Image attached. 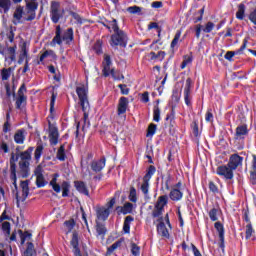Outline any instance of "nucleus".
I'll return each mask as SVG.
<instances>
[{
  "instance_id": "nucleus-1",
  "label": "nucleus",
  "mask_w": 256,
  "mask_h": 256,
  "mask_svg": "<svg viewBox=\"0 0 256 256\" xmlns=\"http://www.w3.org/2000/svg\"><path fill=\"white\" fill-rule=\"evenodd\" d=\"M76 93L79 98V103L82 108V111L84 113L83 118V125H82V131H85V129H89V126L91 125L89 122V87L85 84H81L76 87Z\"/></svg>"
},
{
  "instance_id": "nucleus-2",
  "label": "nucleus",
  "mask_w": 256,
  "mask_h": 256,
  "mask_svg": "<svg viewBox=\"0 0 256 256\" xmlns=\"http://www.w3.org/2000/svg\"><path fill=\"white\" fill-rule=\"evenodd\" d=\"M65 42L66 45H69L71 41H73V28H68L64 33L61 38V26L58 25L56 27V35L52 40L53 45H61Z\"/></svg>"
},
{
  "instance_id": "nucleus-3",
  "label": "nucleus",
  "mask_w": 256,
  "mask_h": 256,
  "mask_svg": "<svg viewBox=\"0 0 256 256\" xmlns=\"http://www.w3.org/2000/svg\"><path fill=\"white\" fill-rule=\"evenodd\" d=\"M57 179H59V174L55 173L49 183V186L52 187L55 193H61L62 189V197H69V189H71V184H69L67 181H64L61 185H59V183H57Z\"/></svg>"
},
{
  "instance_id": "nucleus-4",
  "label": "nucleus",
  "mask_w": 256,
  "mask_h": 256,
  "mask_svg": "<svg viewBox=\"0 0 256 256\" xmlns=\"http://www.w3.org/2000/svg\"><path fill=\"white\" fill-rule=\"evenodd\" d=\"M155 171V166H149L145 176L143 177V182L140 186V191H142L144 199L146 200L151 199V196L149 195V181H151V178L153 177V175H155Z\"/></svg>"
},
{
  "instance_id": "nucleus-5",
  "label": "nucleus",
  "mask_w": 256,
  "mask_h": 256,
  "mask_svg": "<svg viewBox=\"0 0 256 256\" xmlns=\"http://www.w3.org/2000/svg\"><path fill=\"white\" fill-rule=\"evenodd\" d=\"M169 203V197L167 195H162L158 197V200L154 206V210L152 211V217L154 219H163L161 215H163V212L165 211V205Z\"/></svg>"
},
{
  "instance_id": "nucleus-6",
  "label": "nucleus",
  "mask_w": 256,
  "mask_h": 256,
  "mask_svg": "<svg viewBox=\"0 0 256 256\" xmlns=\"http://www.w3.org/2000/svg\"><path fill=\"white\" fill-rule=\"evenodd\" d=\"M110 45L113 49H117V47H127V34H125L123 30L114 32L111 36Z\"/></svg>"
},
{
  "instance_id": "nucleus-7",
  "label": "nucleus",
  "mask_w": 256,
  "mask_h": 256,
  "mask_svg": "<svg viewBox=\"0 0 256 256\" xmlns=\"http://www.w3.org/2000/svg\"><path fill=\"white\" fill-rule=\"evenodd\" d=\"M63 15H65V10L61 8V3L52 1L50 4V19L52 23H57L60 19H63Z\"/></svg>"
},
{
  "instance_id": "nucleus-8",
  "label": "nucleus",
  "mask_w": 256,
  "mask_h": 256,
  "mask_svg": "<svg viewBox=\"0 0 256 256\" xmlns=\"http://www.w3.org/2000/svg\"><path fill=\"white\" fill-rule=\"evenodd\" d=\"M158 221H159V224L157 225L158 234L161 235V237H165V239H169V230L167 229V226H165V223H166L168 227L171 229L169 214H166L164 218L158 219Z\"/></svg>"
},
{
  "instance_id": "nucleus-9",
  "label": "nucleus",
  "mask_w": 256,
  "mask_h": 256,
  "mask_svg": "<svg viewBox=\"0 0 256 256\" xmlns=\"http://www.w3.org/2000/svg\"><path fill=\"white\" fill-rule=\"evenodd\" d=\"M19 161V155L12 153L10 158V179L13 181L15 189H17V163Z\"/></svg>"
},
{
  "instance_id": "nucleus-10",
  "label": "nucleus",
  "mask_w": 256,
  "mask_h": 256,
  "mask_svg": "<svg viewBox=\"0 0 256 256\" xmlns=\"http://www.w3.org/2000/svg\"><path fill=\"white\" fill-rule=\"evenodd\" d=\"M39 7V4L33 0L26 3V11H27V17H24L25 21H33L35 20V17H37V9Z\"/></svg>"
},
{
  "instance_id": "nucleus-11",
  "label": "nucleus",
  "mask_w": 256,
  "mask_h": 256,
  "mask_svg": "<svg viewBox=\"0 0 256 256\" xmlns=\"http://www.w3.org/2000/svg\"><path fill=\"white\" fill-rule=\"evenodd\" d=\"M232 168L229 166V164L227 165H221L216 169V173L217 175H219L220 177H223L224 179L227 180H231L234 177Z\"/></svg>"
},
{
  "instance_id": "nucleus-12",
  "label": "nucleus",
  "mask_w": 256,
  "mask_h": 256,
  "mask_svg": "<svg viewBox=\"0 0 256 256\" xmlns=\"http://www.w3.org/2000/svg\"><path fill=\"white\" fill-rule=\"evenodd\" d=\"M48 133L50 145L55 147V145L59 143V129H57V126H55V124L49 123Z\"/></svg>"
},
{
  "instance_id": "nucleus-13",
  "label": "nucleus",
  "mask_w": 256,
  "mask_h": 256,
  "mask_svg": "<svg viewBox=\"0 0 256 256\" xmlns=\"http://www.w3.org/2000/svg\"><path fill=\"white\" fill-rule=\"evenodd\" d=\"M243 156H240L239 154L235 153L230 155L228 167H231L232 170H237L238 167L243 166Z\"/></svg>"
},
{
  "instance_id": "nucleus-14",
  "label": "nucleus",
  "mask_w": 256,
  "mask_h": 256,
  "mask_svg": "<svg viewBox=\"0 0 256 256\" xmlns=\"http://www.w3.org/2000/svg\"><path fill=\"white\" fill-rule=\"evenodd\" d=\"M34 175L36 177V186L41 188L45 187L47 185V182L45 181V176H43V166L38 165L34 170Z\"/></svg>"
},
{
  "instance_id": "nucleus-15",
  "label": "nucleus",
  "mask_w": 256,
  "mask_h": 256,
  "mask_svg": "<svg viewBox=\"0 0 256 256\" xmlns=\"http://www.w3.org/2000/svg\"><path fill=\"white\" fill-rule=\"evenodd\" d=\"M193 86V81L191 78H187L185 88H184V101L187 107H191V87Z\"/></svg>"
},
{
  "instance_id": "nucleus-16",
  "label": "nucleus",
  "mask_w": 256,
  "mask_h": 256,
  "mask_svg": "<svg viewBox=\"0 0 256 256\" xmlns=\"http://www.w3.org/2000/svg\"><path fill=\"white\" fill-rule=\"evenodd\" d=\"M25 93H27V88L25 87V84H22L18 90V97L16 98L17 109H21V105L27 101V96H25Z\"/></svg>"
},
{
  "instance_id": "nucleus-17",
  "label": "nucleus",
  "mask_w": 256,
  "mask_h": 256,
  "mask_svg": "<svg viewBox=\"0 0 256 256\" xmlns=\"http://www.w3.org/2000/svg\"><path fill=\"white\" fill-rule=\"evenodd\" d=\"M20 187L22 189V195L19 196V194L17 193L16 199L17 201H21L23 203V201H25V199L29 197V180L22 181Z\"/></svg>"
},
{
  "instance_id": "nucleus-18",
  "label": "nucleus",
  "mask_w": 256,
  "mask_h": 256,
  "mask_svg": "<svg viewBox=\"0 0 256 256\" xmlns=\"http://www.w3.org/2000/svg\"><path fill=\"white\" fill-rule=\"evenodd\" d=\"M105 158H101L99 160H94L91 162V169L94 171V173H101L103 169H105Z\"/></svg>"
},
{
  "instance_id": "nucleus-19",
  "label": "nucleus",
  "mask_w": 256,
  "mask_h": 256,
  "mask_svg": "<svg viewBox=\"0 0 256 256\" xmlns=\"http://www.w3.org/2000/svg\"><path fill=\"white\" fill-rule=\"evenodd\" d=\"M247 135H249V128H247V124L237 126L235 139H245Z\"/></svg>"
},
{
  "instance_id": "nucleus-20",
  "label": "nucleus",
  "mask_w": 256,
  "mask_h": 256,
  "mask_svg": "<svg viewBox=\"0 0 256 256\" xmlns=\"http://www.w3.org/2000/svg\"><path fill=\"white\" fill-rule=\"evenodd\" d=\"M111 63H112L111 56L106 54L104 56L103 70H102L104 77H109V75H111V71H113V69H111Z\"/></svg>"
},
{
  "instance_id": "nucleus-21",
  "label": "nucleus",
  "mask_w": 256,
  "mask_h": 256,
  "mask_svg": "<svg viewBox=\"0 0 256 256\" xmlns=\"http://www.w3.org/2000/svg\"><path fill=\"white\" fill-rule=\"evenodd\" d=\"M27 59H29V46L27 45V42H23L18 60L19 65H21L23 61H27Z\"/></svg>"
},
{
  "instance_id": "nucleus-22",
  "label": "nucleus",
  "mask_w": 256,
  "mask_h": 256,
  "mask_svg": "<svg viewBox=\"0 0 256 256\" xmlns=\"http://www.w3.org/2000/svg\"><path fill=\"white\" fill-rule=\"evenodd\" d=\"M127 107H129V99L127 97H121L118 103V115L127 113Z\"/></svg>"
},
{
  "instance_id": "nucleus-23",
  "label": "nucleus",
  "mask_w": 256,
  "mask_h": 256,
  "mask_svg": "<svg viewBox=\"0 0 256 256\" xmlns=\"http://www.w3.org/2000/svg\"><path fill=\"white\" fill-rule=\"evenodd\" d=\"M104 27H106V29H108V31H110V33H112V31L114 33H117L118 31H121L119 29V25L117 24V20L113 19V20H106L103 22Z\"/></svg>"
},
{
  "instance_id": "nucleus-24",
  "label": "nucleus",
  "mask_w": 256,
  "mask_h": 256,
  "mask_svg": "<svg viewBox=\"0 0 256 256\" xmlns=\"http://www.w3.org/2000/svg\"><path fill=\"white\" fill-rule=\"evenodd\" d=\"M171 201H181L183 199V190L178 188H172L169 193Z\"/></svg>"
},
{
  "instance_id": "nucleus-25",
  "label": "nucleus",
  "mask_w": 256,
  "mask_h": 256,
  "mask_svg": "<svg viewBox=\"0 0 256 256\" xmlns=\"http://www.w3.org/2000/svg\"><path fill=\"white\" fill-rule=\"evenodd\" d=\"M26 135H27V132L25 131V129L18 130L14 135L15 143H17L18 145H23V143H25Z\"/></svg>"
},
{
  "instance_id": "nucleus-26",
  "label": "nucleus",
  "mask_w": 256,
  "mask_h": 256,
  "mask_svg": "<svg viewBox=\"0 0 256 256\" xmlns=\"http://www.w3.org/2000/svg\"><path fill=\"white\" fill-rule=\"evenodd\" d=\"M29 165L30 163L28 161H20L19 167H20V175L24 179L29 177Z\"/></svg>"
},
{
  "instance_id": "nucleus-27",
  "label": "nucleus",
  "mask_w": 256,
  "mask_h": 256,
  "mask_svg": "<svg viewBox=\"0 0 256 256\" xmlns=\"http://www.w3.org/2000/svg\"><path fill=\"white\" fill-rule=\"evenodd\" d=\"M23 11H24V8L23 6H18L15 11H14V14H13V23L14 25H18V23H21V19H23Z\"/></svg>"
},
{
  "instance_id": "nucleus-28",
  "label": "nucleus",
  "mask_w": 256,
  "mask_h": 256,
  "mask_svg": "<svg viewBox=\"0 0 256 256\" xmlns=\"http://www.w3.org/2000/svg\"><path fill=\"white\" fill-rule=\"evenodd\" d=\"M74 187H76V190L79 193H82V195H86V197H89V190L87 189V185H85V182L76 181L74 182Z\"/></svg>"
},
{
  "instance_id": "nucleus-29",
  "label": "nucleus",
  "mask_w": 256,
  "mask_h": 256,
  "mask_svg": "<svg viewBox=\"0 0 256 256\" xmlns=\"http://www.w3.org/2000/svg\"><path fill=\"white\" fill-rule=\"evenodd\" d=\"M71 245H72V251L74 254L77 253H81V250L79 249V236L77 235V233H74L72 235V239H71Z\"/></svg>"
},
{
  "instance_id": "nucleus-30",
  "label": "nucleus",
  "mask_w": 256,
  "mask_h": 256,
  "mask_svg": "<svg viewBox=\"0 0 256 256\" xmlns=\"http://www.w3.org/2000/svg\"><path fill=\"white\" fill-rule=\"evenodd\" d=\"M111 213V210L107 208H100L97 210V217L100 221H106Z\"/></svg>"
},
{
  "instance_id": "nucleus-31",
  "label": "nucleus",
  "mask_w": 256,
  "mask_h": 256,
  "mask_svg": "<svg viewBox=\"0 0 256 256\" xmlns=\"http://www.w3.org/2000/svg\"><path fill=\"white\" fill-rule=\"evenodd\" d=\"M16 51H17V46L5 48V52H6L5 60L7 61V57H8V59H10V61H15Z\"/></svg>"
},
{
  "instance_id": "nucleus-32",
  "label": "nucleus",
  "mask_w": 256,
  "mask_h": 256,
  "mask_svg": "<svg viewBox=\"0 0 256 256\" xmlns=\"http://www.w3.org/2000/svg\"><path fill=\"white\" fill-rule=\"evenodd\" d=\"M135 219L133 218V216H127L124 220V224H123V231L124 233H130L131 231V223H133Z\"/></svg>"
},
{
  "instance_id": "nucleus-33",
  "label": "nucleus",
  "mask_w": 256,
  "mask_h": 256,
  "mask_svg": "<svg viewBox=\"0 0 256 256\" xmlns=\"http://www.w3.org/2000/svg\"><path fill=\"white\" fill-rule=\"evenodd\" d=\"M127 13H130V15H143L142 11L143 8L139 7L137 5L130 6L126 9Z\"/></svg>"
},
{
  "instance_id": "nucleus-34",
  "label": "nucleus",
  "mask_w": 256,
  "mask_h": 256,
  "mask_svg": "<svg viewBox=\"0 0 256 256\" xmlns=\"http://www.w3.org/2000/svg\"><path fill=\"white\" fill-rule=\"evenodd\" d=\"M47 57H52V59H55V52L53 50H46L41 56L38 61V65H43V61L47 59Z\"/></svg>"
},
{
  "instance_id": "nucleus-35",
  "label": "nucleus",
  "mask_w": 256,
  "mask_h": 256,
  "mask_svg": "<svg viewBox=\"0 0 256 256\" xmlns=\"http://www.w3.org/2000/svg\"><path fill=\"white\" fill-rule=\"evenodd\" d=\"M153 121L156 123L161 121V109L159 108V104L155 105L153 108Z\"/></svg>"
},
{
  "instance_id": "nucleus-36",
  "label": "nucleus",
  "mask_w": 256,
  "mask_h": 256,
  "mask_svg": "<svg viewBox=\"0 0 256 256\" xmlns=\"http://www.w3.org/2000/svg\"><path fill=\"white\" fill-rule=\"evenodd\" d=\"M123 240H118L116 241L114 244H112L111 246H109L107 248V252L106 255L109 256L111 255L116 249H119V247L122 245Z\"/></svg>"
},
{
  "instance_id": "nucleus-37",
  "label": "nucleus",
  "mask_w": 256,
  "mask_h": 256,
  "mask_svg": "<svg viewBox=\"0 0 256 256\" xmlns=\"http://www.w3.org/2000/svg\"><path fill=\"white\" fill-rule=\"evenodd\" d=\"M96 233L97 237H101V239H103L105 237V234L107 233V228H105V225L103 224H97Z\"/></svg>"
},
{
  "instance_id": "nucleus-38",
  "label": "nucleus",
  "mask_w": 256,
  "mask_h": 256,
  "mask_svg": "<svg viewBox=\"0 0 256 256\" xmlns=\"http://www.w3.org/2000/svg\"><path fill=\"white\" fill-rule=\"evenodd\" d=\"M246 239L249 240L251 239L253 241V235L255 234V230L253 229V225H251V223L249 222L247 225H246Z\"/></svg>"
},
{
  "instance_id": "nucleus-39",
  "label": "nucleus",
  "mask_w": 256,
  "mask_h": 256,
  "mask_svg": "<svg viewBox=\"0 0 256 256\" xmlns=\"http://www.w3.org/2000/svg\"><path fill=\"white\" fill-rule=\"evenodd\" d=\"M214 227L216 231H218L219 239L223 240V237H225V228L223 227V224H221V222H216Z\"/></svg>"
},
{
  "instance_id": "nucleus-40",
  "label": "nucleus",
  "mask_w": 256,
  "mask_h": 256,
  "mask_svg": "<svg viewBox=\"0 0 256 256\" xmlns=\"http://www.w3.org/2000/svg\"><path fill=\"white\" fill-rule=\"evenodd\" d=\"M236 17L240 21H243L245 19V4H240L238 6V11L236 12Z\"/></svg>"
},
{
  "instance_id": "nucleus-41",
  "label": "nucleus",
  "mask_w": 256,
  "mask_h": 256,
  "mask_svg": "<svg viewBox=\"0 0 256 256\" xmlns=\"http://www.w3.org/2000/svg\"><path fill=\"white\" fill-rule=\"evenodd\" d=\"M35 253V246L33 245L32 242L27 243V248L24 251V256H33Z\"/></svg>"
},
{
  "instance_id": "nucleus-42",
  "label": "nucleus",
  "mask_w": 256,
  "mask_h": 256,
  "mask_svg": "<svg viewBox=\"0 0 256 256\" xmlns=\"http://www.w3.org/2000/svg\"><path fill=\"white\" fill-rule=\"evenodd\" d=\"M121 213H123V215L133 213V205L131 204V202H127L124 204V206L121 209Z\"/></svg>"
},
{
  "instance_id": "nucleus-43",
  "label": "nucleus",
  "mask_w": 256,
  "mask_h": 256,
  "mask_svg": "<svg viewBox=\"0 0 256 256\" xmlns=\"http://www.w3.org/2000/svg\"><path fill=\"white\" fill-rule=\"evenodd\" d=\"M18 234L20 235L21 245H25V241H27V239H31V233L29 232L18 230Z\"/></svg>"
},
{
  "instance_id": "nucleus-44",
  "label": "nucleus",
  "mask_w": 256,
  "mask_h": 256,
  "mask_svg": "<svg viewBox=\"0 0 256 256\" xmlns=\"http://www.w3.org/2000/svg\"><path fill=\"white\" fill-rule=\"evenodd\" d=\"M65 145H61L57 151L56 158L59 161H65Z\"/></svg>"
},
{
  "instance_id": "nucleus-45",
  "label": "nucleus",
  "mask_w": 256,
  "mask_h": 256,
  "mask_svg": "<svg viewBox=\"0 0 256 256\" xmlns=\"http://www.w3.org/2000/svg\"><path fill=\"white\" fill-rule=\"evenodd\" d=\"M0 8L4 9V13H7L11 9V0H0Z\"/></svg>"
},
{
  "instance_id": "nucleus-46",
  "label": "nucleus",
  "mask_w": 256,
  "mask_h": 256,
  "mask_svg": "<svg viewBox=\"0 0 256 256\" xmlns=\"http://www.w3.org/2000/svg\"><path fill=\"white\" fill-rule=\"evenodd\" d=\"M181 39V30H177L174 39L171 42V48L174 49V47H177V44L179 43Z\"/></svg>"
},
{
  "instance_id": "nucleus-47",
  "label": "nucleus",
  "mask_w": 256,
  "mask_h": 256,
  "mask_svg": "<svg viewBox=\"0 0 256 256\" xmlns=\"http://www.w3.org/2000/svg\"><path fill=\"white\" fill-rule=\"evenodd\" d=\"M128 199H129V201H131L132 203H137V190H136L134 187H132V188L130 189V194H129V196H128Z\"/></svg>"
},
{
  "instance_id": "nucleus-48",
  "label": "nucleus",
  "mask_w": 256,
  "mask_h": 256,
  "mask_svg": "<svg viewBox=\"0 0 256 256\" xmlns=\"http://www.w3.org/2000/svg\"><path fill=\"white\" fill-rule=\"evenodd\" d=\"M156 131H157V125H155V124L152 123V124H150V125L148 126L146 136H147V137H153V135H155Z\"/></svg>"
},
{
  "instance_id": "nucleus-49",
  "label": "nucleus",
  "mask_w": 256,
  "mask_h": 256,
  "mask_svg": "<svg viewBox=\"0 0 256 256\" xmlns=\"http://www.w3.org/2000/svg\"><path fill=\"white\" fill-rule=\"evenodd\" d=\"M41 155H43V145L40 144L36 147V150L34 152V157L36 161H39L41 159Z\"/></svg>"
},
{
  "instance_id": "nucleus-50",
  "label": "nucleus",
  "mask_w": 256,
  "mask_h": 256,
  "mask_svg": "<svg viewBox=\"0 0 256 256\" xmlns=\"http://www.w3.org/2000/svg\"><path fill=\"white\" fill-rule=\"evenodd\" d=\"M131 253L133 256H139L141 255V248L137 246V244L132 243L131 244Z\"/></svg>"
},
{
  "instance_id": "nucleus-51",
  "label": "nucleus",
  "mask_w": 256,
  "mask_h": 256,
  "mask_svg": "<svg viewBox=\"0 0 256 256\" xmlns=\"http://www.w3.org/2000/svg\"><path fill=\"white\" fill-rule=\"evenodd\" d=\"M2 81H7L11 77V68L3 69L1 72Z\"/></svg>"
},
{
  "instance_id": "nucleus-52",
  "label": "nucleus",
  "mask_w": 256,
  "mask_h": 256,
  "mask_svg": "<svg viewBox=\"0 0 256 256\" xmlns=\"http://www.w3.org/2000/svg\"><path fill=\"white\" fill-rule=\"evenodd\" d=\"M2 231L6 233V235H11V223L5 221L2 223Z\"/></svg>"
},
{
  "instance_id": "nucleus-53",
  "label": "nucleus",
  "mask_w": 256,
  "mask_h": 256,
  "mask_svg": "<svg viewBox=\"0 0 256 256\" xmlns=\"http://www.w3.org/2000/svg\"><path fill=\"white\" fill-rule=\"evenodd\" d=\"M215 29V24L213 22H207L205 27L202 29L204 33H211Z\"/></svg>"
},
{
  "instance_id": "nucleus-54",
  "label": "nucleus",
  "mask_w": 256,
  "mask_h": 256,
  "mask_svg": "<svg viewBox=\"0 0 256 256\" xmlns=\"http://www.w3.org/2000/svg\"><path fill=\"white\" fill-rule=\"evenodd\" d=\"M218 213H219V210L217 208H212L210 210L209 217H210L211 221H217V219H219L217 217Z\"/></svg>"
},
{
  "instance_id": "nucleus-55",
  "label": "nucleus",
  "mask_w": 256,
  "mask_h": 256,
  "mask_svg": "<svg viewBox=\"0 0 256 256\" xmlns=\"http://www.w3.org/2000/svg\"><path fill=\"white\" fill-rule=\"evenodd\" d=\"M192 62H193V58L191 56H185L180 66L181 69H185V67H187V65H191Z\"/></svg>"
},
{
  "instance_id": "nucleus-56",
  "label": "nucleus",
  "mask_w": 256,
  "mask_h": 256,
  "mask_svg": "<svg viewBox=\"0 0 256 256\" xmlns=\"http://www.w3.org/2000/svg\"><path fill=\"white\" fill-rule=\"evenodd\" d=\"M245 49H247V40H244L240 49L232 51V53H234V56L235 55H243V51H245Z\"/></svg>"
},
{
  "instance_id": "nucleus-57",
  "label": "nucleus",
  "mask_w": 256,
  "mask_h": 256,
  "mask_svg": "<svg viewBox=\"0 0 256 256\" xmlns=\"http://www.w3.org/2000/svg\"><path fill=\"white\" fill-rule=\"evenodd\" d=\"M205 14V7L201 8L197 13L196 15H198L196 18H195V21L194 23H199V21H203V15Z\"/></svg>"
},
{
  "instance_id": "nucleus-58",
  "label": "nucleus",
  "mask_w": 256,
  "mask_h": 256,
  "mask_svg": "<svg viewBox=\"0 0 256 256\" xmlns=\"http://www.w3.org/2000/svg\"><path fill=\"white\" fill-rule=\"evenodd\" d=\"M57 100V94L52 93L51 100H50V113H53L55 109V101Z\"/></svg>"
},
{
  "instance_id": "nucleus-59",
  "label": "nucleus",
  "mask_w": 256,
  "mask_h": 256,
  "mask_svg": "<svg viewBox=\"0 0 256 256\" xmlns=\"http://www.w3.org/2000/svg\"><path fill=\"white\" fill-rule=\"evenodd\" d=\"M21 161H27L29 163V161H31V152L29 151H24L21 153Z\"/></svg>"
},
{
  "instance_id": "nucleus-60",
  "label": "nucleus",
  "mask_w": 256,
  "mask_h": 256,
  "mask_svg": "<svg viewBox=\"0 0 256 256\" xmlns=\"http://www.w3.org/2000/svg\"><path fill=\"white\" fill-rule=\"evenodd\" d=\"M113 79H115V81H121V79H124V76L118 72H116L115 70H111V74Z\"/></svg>"
},
{
  "instance_id": "nucleus-61",
  "label": "nucleus",
  "mask_w": 256,
  "mask_h": 256,
  "mask_svg": "<svg viewBox=\"0 0 256 256\" xmlns=\"http://www.w3.org/2000/svg\"><path fill=\"white\" fill-rule=\"evenodd\" d=\"M118 87L121 90L122 95H129V88H127V85L119 84Z\"/></svg>"
},
{
  "instance_id": "nucleus-62",
  "label": "nucleus",
  "mask_w": 256,
  "mask_h": 256,
  "mask_svg": "<svg viewBox=\"0 0 256 256\" xmlns=\"http://www.w3.org/2000/svg\"><path fill=\"white\" fill-rule=\"evenodd\" d=\"M65 227H67L68 232L73 231V227H75V221L69 220L64 223Z\"/></svg>"
},
{
  "instance_id": "nucleus-63",
  "label": "nucleus",
  "mask_w": 256,
  "mask_h": 256,
  "mask_svg": "<svg viewBox=\"0 0 256 256\" xmlns=\"http://www.w3.org/2000/svg\"><path fill=\"white\" fill-rule=\"evenodd\" d=\"M195 33H196V38L199 39L201 37V31H203V25L197 24L195 27Z\"/></svg>"
},
{
  "instance_id": "nucleus-64",
  "label": "nucleus",
  "mask_w": 256,
  "mask_h": 256,
  "mask_svg": "<svg viewBox=\"0 0 256 256\" xmlns=\"http://www.w3.org/2000/svg\"><path fill=\"white\" fill-rule=\"evenodd\" d=\"M205 121H207L208 123H213V112L211 111V109L206 112Z\"/></svg>"
}]
</instances>
